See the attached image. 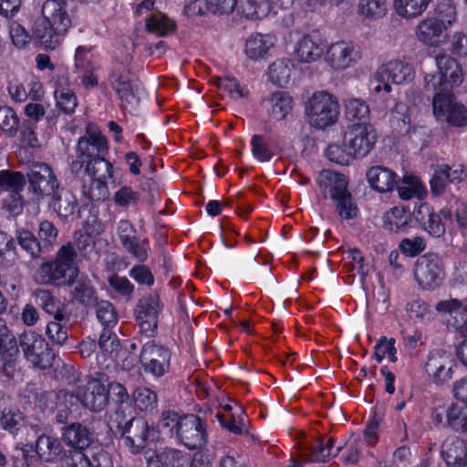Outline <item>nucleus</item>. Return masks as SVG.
I'll return each mask as SVG.
<instances>
[{
  "instance_id": "f257e3e1",
  "label": "nucleus",
  "mask_w": 467,
  "mask_h": 467,
  "mask_svg": "<svg viewBox=\"0 0 467 467\" xmlns=\"http://www.w3.org/2000/svg\"><path fill=\"white\" fill-rule=\"evenodd\" d=\"M42 16L34 25L33 35L45 49L55 50L72 25L67 0H46Z\"/></svg>"
},
{
  "instance_id": "f03ea898",
  "label": "nucleus",
  "mask_w": 467,
  "mask_h": 467,
  "mask_svg": "<svg viewBox=\"0 0 467 467\" xmlns=\"http://www.w3.org/2000/svg\"><path fill=\"white\" fill-rule=\"evenodd\" d=\"M77 256L74 246L63 245L53 261L44 263L36 273V280L41 284L55 285H72L78 275L75 265Z\"/></svg>"
},
{
  "instance_id": "7ed1b4c3",
  "label": "nucleus",
  "mask_w": 467,
  "mask_h": 467,
  "mask_svg": "<svg viewBox=\"0 0 467 467\" xmlns=\"http://www.w3.org/2000/svg\"><path fill=\"white\" fill-rule=\"evenodd\" d=\"M413 67L403 60L393 59L381 65L369 81L370 94L375 99L387 101L392 88L389 82L396 85L409 83L414 79Z\"/></svg>"
},
{
  "instance_id": "20e7f679",
  "label": "nucleus",
  "mask_w": 467,
  "mask_h": 467,
  "mask_svg": "<svg viewBox=\"0 0 467 467\" xmlns=\"http://www.w3.org/2000/svg\"><path fill=\"white\" fill-rule=\"evenodd\" d=\"M434 60L437 71L424 76V88L435 94L451 93L453 88L463 82L462 67L455 58L443 52L437 54Z\"/></svg>"
},
{
  "instance_id": "39448f33",
  "label": "nucleus",
  "mask_w": 467,
  "mask_h": 467,
  "mask_svg": "<svg viewBox=\"0 0 467 467\" xmlns=\"http://www.w3.org/2000/svg\"><path fill=\"white\" fill-rule=\"evenodd\" d=\"M305 114L310 126L325 130L337 122L340 106L337 98L327 90L311 94L305 102Z\"/></svg>"
},
{
  "instance_id": "423d86ee",
  "label": "nucleus",
  "mask_w": 467,
  "mask_h": 467,
  "mask_svg": "<svg viewBox=\"0 0 467 467\" xmlns=\"http://www.w3.org/2000/svg\"><path fill=\"white\" fill-rule=\"evenodd\" d=\"M445 266L441 257L435 253H427L414 263L413 276L418 286L425 291L439 288L445 279Z\"/></svg>"
},
{
  "instance_id": "0eeeda50",
  "label": "nucleus",
  "mask_w": 467,
  "mask_h": 467,
  "mask_svg": "<svg viewBox=\"0 0 467 467\" xmlns=\"http://www.w3.org/2000/svg\"><path fill=\"white\" fill-rule=\"evenodd\" d=\"M89 183L83 186L84 194L91 201L104 200L109 196L108 182L114 179L112 163L104 158H97L86 164Z\"/></svg>"
},
{
  "instance_id": "6e6552de",
  "label": "nucleus",
  "mask_w": 467,
  "mask_h": 467,
  "mask_svg": "<svg viewBox=\"0 0 467 467\" xmlns=\"http://www.w3.org/2000/svg\"><path fill=\"white\" fill-rule=\"evenodd\" d=\"M360 47L350 40H337L326 44L324 62L337 72L356 67L361 60Z\"/></svg>"
},
{
  "instance_id": "1a4fd4ad",
  "label": "nucleus",
  "mask_w": 467,
  "mask_h": 467,
  "mask_svg": "<svg viewBox=\"0 0 467 467\" xmlns=\"http://www.w3.org/2000/svg\"><path fill=\"white\" fill-rule=\"evenodd\" d=\"M19 346L26 359L34 367L46 369L53 365L55 355L45 338L36 332H23L19 336Z\"/></svg>"
},
{
  "instance_id": "9d476101",
  "label": "nucleus",
  "mask_w": 467,
  "mask_h": 467,
  "mask_svg": "<svg viewBox=\"0 0 467 467\" xmlns=\"http://www.w3.org/2000/svg\"><path fill=\"white\" fill-rule=\"evenodd\" d=\"M290 38H296L293 45L292 57L300 64H312L324 59L327 41L317 34H301L291 31Z\"/></svg>"
},
{
  "instance_id": "9b49d317",
  "label": "nucleus",
  "mask_w": 467,
  "mask_h": 467,
  "mask_svg": "<svg viewBox=\"0 0 467 467\" xmlns=\"http://www.w3.org/2000/svg\"><path fill=\"white\" fill-rule=\"evenodd\" d=\"M117 236L121 247L140 263L148 260L150 251V241L138 235L134 225L128 220H120L117 224Z\"/></svg>"
},
{
  "instance_id": "f8f14e48",
  "label": "nucleus",
  "mask_w": 467,
  "mask_h": 467,
  "mask_svg": "<svg viewBox=\"0 0 467 467\" xmlns=\"http://www.w3.org/2000/svg\"><path fill=\"white\" fill-rule=\"evenodd\" d=\"M171 357L166 347L150 340L142 345L139 361L145 373L159 378L169 370Z\"/></svg>"
},
{
  "instance_id": "ddd939ff",
  "label": "nucleus",
  "mask_w": 467,
  "mask_h": 467,
  "mask_svg": "<svg viewBox=\"0 0 467 467\" xmlns=\"http://www.w3.org/2000/svg\"><path fill=\"white\" fill-rule=\"evenodd\" d=\"M432 110L437 120L445 121L458 128L467 126V109L457 102L451 93L435 94Z\"/></svg>"
},
{
  "instance_id": "4468645a",
  "label": "nucleus",
  "mask_w": 467,
  "mask_h": 467,
  "mask_svg": "<svg viewBox=\"0 0 467 467\" xmlns=\"http://www.w3.org/2000/svg\"><path fill=\"white\" fill-rule=\"evenodd\" d=\"M377 140V131L369 122L351 124L344 134L345 146L349 147L357 158L367 156Z\"/></svg>"
},
{
  "instance_id": "2eb2a0df",
  "label": "nucleus",
  "mask_w": 467,
  "mask_h": 467,
  "mask_svg": "<svg viewBox=\"0 0 467 467\" xmlns=\"http://www.w3.org/2000/svg\"><path fill=\"white\" fill-rule=\"evenodd\" d=\"M455 368L456 362L451 353L435 350L428 355L424 372L428 381L441 386L452 379Z\"/></svg>"
},
{
  "instance_id": "dca6fc26",
  "label": "nucleus",
  "mask_w": 467,
  "mask_h": 467,
  "mask_svg": "<svg viewBox=\"0 0 467 467\" xmlns=\"http://www.w3.org/2000/svg\"><path fill=\"white\" fill-rule=\"evenodd\" d=\"M161 310L162 304L157 294H150L139 301L136 309V320L141 334L146 337L154 335Z\"/></svg>"
},
{
  "instance_id": "f3484780",
  "label": "nucleus",
  "mask_w": 467,
  "mask_h": 467,
  "mask_svg": "<svg viewBox=\"0 0 467 467\" xmlns=\"http://www.w3.org/2000/svg\"><path fill=\"white\" fill-rule=\"evenodd\" d=\"M27 177L33 192L38 197L55 195L58 189V182L50 166L46 163H34Z\"/></svg>"
},
{
  "instance_id": "a211bd4d",
  "label": "nucleus",
  "mask_w": 467,
  "mask_h": 467,
  "mask_svg": "<svg viewBox=\"0 0 467 467\" xmlns=\"http://www.w3.org/2000/svg\"><path fill=\"white\" fill-rule=\"evenodd\" d=\"M177 435L181 442L192 450L202 447L206 441L205 429L202 420L192 414L180 419Z\"/></svg>"
},
{
  "instance_id": "6ab92c4d",
  "label": "nucleus",
  "mask_w": 467,
  "mask_h": 467,
  "mask_svg": "<svg viewBox=\"0 0 467 467\" xmlns=\"http://www.w3.org/2000/svg\"><path fill=\"white\" fill-rule=\"evenodd\" d=\"M153 431L145 419L132 418L121 428L124 445L137 453L145 446Z\"/></svg>"
},
{
  "instance_id": "aec40b11",
  "label": "nucleus",
  "mask_w": 467,
  "mask_h": 467,
  "mask_svg": "<svg viewBox=\"0 0 467 467\" xmlns=\"http://www.w3.org/2000/svg\"><path fill=\"white\" fill-rule=\"evenodd\" d=\"M416 39L430 47H438L448 41V29L435 18L421 19L414 29Z\"/></svg>"
},
{
  "instance_id": "412c9836",
  "label": "nucleus",
  "mask_w": 467,
  "mask_h": 467,
  "mask_svg": "<svg viewBox=\"0 0 467 467\" xmlns=\"http://www.w3.org/2000/svg\"><path fill=\"white\" fill-rule=\"evenodd\" d=\"M276 42L277 38L275 35L252 33L244 42V55L251 61L265 60L272 56Z\"/></svg>"
},
{
  "instance_id": "4be33fe9",
  "label": "nucleus",
  "mask_w": 467,
  "mask_h": 467,
  "mask_svg": "<svg viewBox=\"0 0 467 467\" xmlns=\"http://www.w3.org/2000/svg\"><path fill=\"white\" fill-rule=\"evenodd\" d=\"M81 404L88 410L99 412L109 403L107 386L99 379H90L85 386L78 387Z\"/></svg>"
},
{
  "instance_id": "5701e85b",
  "label": "nucleus",
  "mask_w": 467,
  "mask_h": 467,
  "mask_svg": "<svg viewBox=\"0 0 467 467\" xmlns=\"http://www.w3.org/2000/svg\"><path fill=\"white\" fill-rule=\"evenodd\" d=\"M110 83L123 103L132 104L135 101V77L126 66L115 65L110 76Z\"/></svg>"
},
{
  "instance_id": "b1692460",
  "label": "nucleus",
  "mask_w": 467,
  "mask_h": 467,
  "mask_svg": "<svg viewBox=\"0 0 467 467\" xmlns=\"http://www.w3.org/2000/svg\"><path fill=\"white\" fill-rule=\"evenodd\" d=\"M343 449V445L336 446V440L332 437L318 441L311 450H305L300 453L301 460L294 461L290 467H299L302 463L312 462H325L336 457Z\"/></svg>"
},
{
  "instance_id": "393cba45",
  "label": "nucleus",
  "mask_w": 467,
  "mask_h": 467,
  "mask_svg": "<svg viewBox=\"0 0 467 467\" xmlns=\"http://www.w3.org/2000/svg\"><path fill=\"white\" fill-rule=\"evenodd\" d=\"M88 134L78 140L77 146L78 157L87 163L100 158L99 154L107 151L109 148L106 138L97 130L88 128Z\"/></svg>"
},
{
  "instance_id": "a878e982",
  "label": "nucleus",
  "mask_w": 467,
  "mask_h": 467,
  "mask_svg": "<svg viewBox=\"0 0 467 467\" xmlns=\"http://www.w3.org/2000/svg\"><path fill=\"white\" fill-rule=\"evenodd\" d=\"M438 312L448 314L446 323L462 337H467V313L462 310V303L458 299H449L435 305Z\"/></svg>"
},
{
  "instance_id": "bb28decb",
  "label": "nucleus",
  "mask_w": 467,
  "mask_h": 467,
  "mask_svg": "<svg viewBox=\"0 0 467 467\" xmlns=\"http://www.w3.org/2000/svg\"><path fill=\"white\" fill-rule=\"evenodd\" d=\"M441 456L450 467H466L467 442L457 436L446 438L441 445Z\"/></svg>"
},
{
  "instance_id": "cd10ccee",
  "label": "nucleus",
  "mask_w": 467,
  "mask_h": 467,
  "mask_svg": "<svg viewBox=\"0 0 467 467\" xmlns=\"http://www.w3.org/2000/svg\"><path fill=\"white\" fill-rule=\"evenodd\" d=\"M93 440L94 436L90 430L78 422L71 423L65 427L62 431L64 443L75 449L76 451H81L88 448Z\"/></svg>"
},
{
  "instance_id": "c85d7f7f",
  "label": "nucleus",
  "mask_w": 467,
  "mask_h": 467,
  "mask_svg": "<svg viewBox=\"0 0 467 467\" xmlns=\"http://www.w3.org/2000/svg\"><path fill=\"white\" fill-rule=\"evenodd\" d=\"M367 177L371 188L379 192H390L397 185V175L391 170L382 166L370 168Z\"/></svg>"
},
{
  "instance_id": "c756f323",
  "label": "nucleus",
  "mask_w": 467,
  "mask_h": 467,
  "mask_svg": "<svg viewBox=\"0 0 467 467\" xmlns=\"http://www.w3.org/2000/svg\"><path fill=\"white\" fill-rule=\"evenodd\" d=\"M36 302L47 314L53 316L56 320H66L68 315L66 312V306L59 299L55 297L50 291L36 289L34 292Z\"/></svg>"
},
{
  "instance_id": "7c9ffc66",
  "label": "nucleus",
  "mask_w": 467,
  "mask_h": 467,
  "mask_svg": "<svg viewBox=\"0 0 467 467\" xmlns=\"http://www.w3.org/2000/svg\"><path fill=\"white\" fill-rule=\"evenodd\" d=\"M317 183L324 191L328 192L331 199L348 192L346 177L330 170H324L319 173Z\"/></svg>"
},
{
  "instance_id": "2f4dec72",
  "label": "nucleus",
  "mask_w": 467,
  "mask_h": 467,
  "mask_svg": "<svg viewBox=\"0 0 467 467\" xmlns=\"http://www.w3.org/2000/svg\"><path fill=\"white\" fill-rule=\"evenodd\" d=\"M431 2L432 0H393V9L400 18L414 20L428 10Z\"/></svg>"
},
{
  "instance_id": "473e14b6",
  "label": "nucleus",
  "mask_w": 467,
  "mask_h": 467,
  "mask_svg": "<svg viewBox=\"0 0 467 467\" xmlns=\"http://www.w3.org/2000/svg\"><path fill=\"white\" fill-rule=\"evenodd\" d=\"M266 109L272 119H284L293 109V98L285 92L278 91L266 99Z\"/></svg>"
},
{
  "instance_id": "72a5a7b5",
  "label": "nucleus",
  "mask_w": 467,
  "mask_h": 467,
  "mask_svg": "<svg viewBox=\"0 0 467 467\" xmlns=\"http://www.w3.org/2000/svg\"><path fill=\"white\" fill-rule=\"evenodd\" d=\"M383 227L389 232L399 233L407 228L410 214L404 206H395L383 215Z\"/></svg>"
},
{
  "instance_id": "f704fd0d",
  "label": "nucleus",
  "mask_w": 467,
  "mask_h": 467,
  "mask_svg": "<svg viewBox=\"0 0 467 467\" xmlns=\"http://www.w3.org/2000/svg\"><path fill=\"white\" fill-rule=\"evenodd\" d=\"M293 63L287 58L275 60L268 67V77L272 83L284 88L291 82Z\"/></svg>"
},
{
  "instance_id": "c9c22d12",
  "label": "nucleus",
  "mask_w": 467,
  "mask_h": 467,
  "mask_svg": "<svg viewBox=\"0 0 467 467\" xmlns=\"http://www.w3.org/2000/svg\"><path fill=\"white\" fill-rule=\"evenodd\" d=\"M99 352L97 354L98 363L103 364L109 358H114L120 350L118 337L109 329H104L99 340Z\"/></svg>"
},
{
  "instance_id": "e433bc0d",
  "label": "nucleus",
  "mask_w": 467,
  "mask_h": 467,
  "mask_svg": "<svg viewBox=\"0 0 467 467\" xmlns=\"http://www.w3.org/2000/svg\"><path fill=\"white\" fill-rule=\"evenodd\" d=\"M398 192L402 200L417 198L421 200L427 195V190L421 181L413 174L404 175L400 184L398 186Z\"/></svg>"
},
{
  "instance_id": "4c0bfd02",
  "label": "nucleus",
  "mask_w": 467,
  "mask_h": 467,
  "mask_svg": "<svg viewBox=\"0 0 467 467\" xmlns=\"http://www.w3.org/2000/svg\"><path fill=\"white\" fill-rule=\"evenodd\" d=\"M19 352L16 337L7 327L5 321L0 317V359L11 361Z\"/></svg>"
},
{
  "instance_id": "58836bf2",
  "label": "nucleus",
  "mask_w": 467,
  "mask_h": 467,
  "mask_svg": "<svg viewBox=\"0 0 467 467\" xmlns=\"http://www.w3.org/2000/svg\"><path fill=\"white\" fill-rule=\"evenodd\" d=\"M344 108L346 119L352 124L368 122L370 109L365 100L349 98L345 100Z\"/></svg>"
},
{
  "instance_id": "ea45409f",
  "label": "nucleus",
  "mask_w": 467,
  "mask_h": 467,
  "mask_svg": "<svg viewBox=\"0 0 467 467\" xmlns=\"http://www.w3.org/2000/svg\"><path fill=\"white\" fill-rule=\"evenodd\" d=\"M62 451V447L57 439L47 435L38 437L36 444V451L39 458L45 462L56 460Z\"/></svg>"
},
{
  "instance_id": "a19ab883",
  "label": "nucleus",
  "mask_w": 467,
  "mask_h": 467,
  "mask_svg": "<svg viewBox=\"0 0 467 467\" xmlns=\"http://www.w3.org/2000/svg\"><path fill=\"white\" fill-rule=\"evenodd\" d=\"M332 201L341 220L350 221L359 215V209L349 192L332 199Z\"/></svg>"
},
{
  "instance_id": "79ce46f5",
  "label": "nucleus",
  "mask_w": 467,
  "mask_h": 467,
  "mask_svg": "<svg viewBox=\"0 0 467 467\" xmlns=\"http://www.w3.org/2000/svg\"><path fill=\"white\" fill-rule=\"evenodd\" d=\"M240 9L246 18L259 20L268 16L271 5L269 0H244Z\"/></svg>"
},
{
  "instance_id": "37998d69",
  "label": "nucleus",
  "mask_w": 467,
  "mask_h": 467,
  "mask_svg": "<svg viewBox=\"0 0 467 467\" xmlns=\"http://www.w3.org/2000/svg\"><path fill=\"white\" fill-rule=\"evenodd\" d=\"M387 10V0H359L358 4V13L368 20L384 16Z\"/></svg>"
},
{
  "instance_id": "c03bdc74",
  "label": "nucleus",
  "mask_w": 467,
  "mask_h": 467,
  "mask_svg": "<svg viewBox=\"0 0 467 467\" xmlns=\"http://www.w3.org/2000/svg\"><path fill=\"white\" fill-rule=\"evenodd\" d=\"M446 425L457 431L467 432V405L451 404L446 409Z\"/></svg>"
},
{
  "instance_id": "a18cd8bd",
  "label": "nucleus",
  "mask_w": 467,
  "mask_h": 467,
  "mask_svg": "<svg viewBox=\"0 0 467 467\" xmlns=\"http://www.w3.org/2000/svg\"><path fill=\"white\" fill-rule=\"evenodd\" d=\"M57 107L66 114H72L77 106L78 99L69 87L58 84L55 90Z\"/></svg>"
},
{
  "instance_id": "49530a36",
  "label": "nucleus",
  "mask_w": 467,
  "mask_h": 467,
  "mask_svg": "<svg viewBox=\"0 0 467 467\" xmlns=\"http://www.w3.org/2000/svg\"><path fill=\"white\" fill-rule=\"evenodd\" d=\"M132 400L140 411H152L158 406L157 394L146 387L137 388L132 394Z\"/></svg>"
},
{
  "instance_id": "de8ad7c7",
  "label": "nucleus",
  "mask_w": 467,
  "mask_h": 467,
  "mask_svg": "<svg viewBox=\"0 0 467 467\" xmlns=\"http://www.w3.org/2000/svg\"><path fill=\"white\" fill-rule=\"evenodd\" d=\"M57 406L64 407L65 409H60L57 412V420L61 423L65 422L67 419L68 411L76 407L78 402L81 403V396L79 395V388L77 390V393L70 392L68 390H60L57 394Z\"/></svg>"
},
{
  "instance_id": "09e8293b",
  "label": "nucleus",
  "mask_w": 467,
  "mask_h": 467,
  "mask_svg": "<svg viewBox=\"0 0 467 467\" xmlns=\"http://www.w3.org/2000/svg\"><path fill=\"white\" fill-rule=\"evenodd\" d=\"M430 16L435 18L439 23H442L449 29L456 20V8L450 0H442L436 5L432 15Z\"/></svg>"
},
{
  "instance_id": "8fccbe9b",
  "label": "nucleus",
  "mask_w": 467,
  "mask_h": 467,
  "mask_svg": "<svg viewBox=\"0 0 467 467\" xmlns=\"http://www.w3.org/2000/svg\"><path fill=\"white\" fill-rule=\"evenodd\" d=\"M25 185V178L20 172L7 170L0 171V192L10 193L21 192Z\"/></svg>"
},
{
  "instance_id": "3c124183",
  "label": "nucleus",
  "mask_w": 467,
  "mask_h": 467,
  "mask_svg": "<svg viewBox=\"0 0 467 467\" xmlns=\"http://www.w3.org/2000/svg\"><path fill=\"white\" fill-rule=\"evenodd\" d=\"M395 344V338L381 337L374 347V356L376 360L378 362H381L385 358H389V361L393 363L396 362L398 358Z\"/></svg>"
},
{
  "instance_id": "603ef678",
  "label": "nucleus",
  "mask_w": 467,
  "mask_h": 467,
  "mask_svg": "<svg viewBox=\"0 0 467 467\" xmlns=\"http://www.w3.org/2000/svg\"><path fill=\"white\" fill-rule=\"evenodd\" d=\"M147 30L157 36H164L174 29V23L161 13L152 14L146 23Z\"/></svg>"
},
{
  "instance_id": "864d4df0",
  "label": "nucleus",
  "mask_w": 467,
  "mask_h": 467,
  "mask_svg": "<svg viewBox=\"0 0 467 467\" xmlns=\"http://www.w3.org/2000/svg\"><path fill=\"white\" fill-rule=\"evenodd\" d=\"M327 156L331 161L340 165H348L357 158L353 150L349 147L345 146L344 140L343 145L337 143L328 145Z\"/></svg>"
},
{
  "instance_id": "5fc2aeb1",
  "label": "nucleus",
  "mask_w": 467,
  "mask_h": 467,
  "mask_svg": "<svg viewBox=\"0 0 467 467\" xmlns=\"http://www.w3.org/2000/svg\"><path fill=\"white\" fill-rule=\"evenodd\" d=\"M406 311L410 318L416 322H424L431 319L430 306L421 299H414L408 302Z\"/></svg>"
},
{
  "instance_id": "6e6d98bb",
  "label": "nucleus",
  "mask_w": 467,
  "mask_h": 467,
  "mask_svg": "<svg viewBox=\"0 0 467 467\" xmlns=\"http://www.w3.org/2000/svg\"><path fill=\"white\" fill-rule=\"evenodd\" d=\"M72 296L82 304L90 305L95 302L94 290L88 278L81 277L77 280Z\"/></svg>"
},
{
  "instance_id": "4d7b16f0",
  "label": "nucleus",
  "mask_w": 467,
  "mask_h": 467,
  "mask_svg": "<svg viewBox=\"0 0 467 467\" xmlns=\"http://www.w3.org/2000/svg\"><path fill=\"white\" fill-rule=\"evenodd\" d=\"M97 317L102 326H104V329L114 327L118 321L115 307L109 301H100L98 303Z\"/></svg>"
},
{
  "instance_id": "13d9d810",
  "label": "nucleus",
  "mask_w": 467,
  "mask_h": 467,
  "mask_svg": "<svg viewBox=\"0 0 467 467\" xmlns=\"http://www.w3.org/2000/svg\"><path fill=\"white\" fill-rule=\"evenodd\" d=\"M18 118L9 107H0V128L8 136H15L18 128Z\"/></svg>"
},
{
  "instance_id": "bf43d9fd",
  "label": "nucleus",
  "mask_w": 467,
  "mask_h": 467,
  "mask_svg": "<svg viewBox=\"0 0 467 467\" xmlns=\"http://www.w3.org/2000/svg\"><path fill=\"white\" fill-rule=\"evenodd\" d=\"M16 239L19 245L33 257L40 253V244L36 236L28 230L18 229L16 231Z\"/></svg>"
},
{
  "instance_id": "052dcab7",
  "label": "nucleus",
  "mask_w": 467,
  "mask_h": 467,
  "mask_svg": "<svg viewBox=\"0 0 467 467\" xmlns=\"http://www.w3.org/2000/svg\"><path fill=\"white\" fill-rule=\"evenodd\" d=\"M363 446V440L360 437L352 436L344 444L345 452L343 455V462L345 464H355L358 462L360 451Z\"/></svg>"
},
{
  "instance_id": "680f3d73",
  "label": "nucleus",
  "mask_w": 467,
  "mask_h": 467,
  "mask_svg": "<svg viewBox=\"0 0 467 467\" xmlns=\"http://www.w3.org/2000/svg\"><path fill=\"white\" fill-rule=\"evenodd\" d=\"M399 248L404 255L414 257L425 250L426 243L424 238L420 236L404 238L400 241Z\"/></svg>"
},
{
  "instance_id": "e2e57ef3",
  "label": "nucleus",
  "mask_w": 467,
  "mask_h": 467,
  "mask_svg": "<svg viewBox=\"0 0 467 467\" xmlns=\"http://www.w3.org/2000/svg\"><path fill=\"white\" fill-rule=\"evenodd\" d=\"M440 213L445 220L448 221H452L454 216L456 223L460 229L467 228V203L457 202L454 212L449 208H443L441 210Z\"/></svg>"
},
{
  "instance_id": "0e129e2a",
  "label": "nucleus",
  "mask_w": 467,
  "mask_h": 467,
  "mask_svg": "<svg viewBox=\"0 0 467 467\" xmlns=\"http://www.w3.org/2000/svg\"><path fill=\"white\" fill-rule=\"evenodd\" d=\"M140 199V193L130 186L120 187L113 196L114 202L120 207L135 205Z\"/></svg>"
},
{
  "instance_id": "69168bd1",
  "label": "nucleus",
  "mask_w": 467,
  "mask_h": 467,
  "mask_svg": "<svg viewBox=\"0 0 467 467\" xmlns=\"http://www.w3.org/2000/svg\"><path fill=\"white\" fill-rule=\"evenodd\" d=\"M23 422L24 416L18 410H5L0 419V423L3 429L11 433L16 432L22 426Z\"/></svg>"
},
{
  "instance_id": "338daca9",
  "label": "nucleus",
  "mask_w": 467,
  "mask_h": 467,
  "mask_svg": "<svg viewBox=\"0 0 467 467\" xmlns=\"http://www.w3.org/2000/svg\"><path fill=\"white\" fill-rule=\"evenodd\" d=\"M252 154L259 161H269L274 153L264 139L259 135H254L251 140Z\"/></svg>"
},
{
  "instance_id": "774afa93",
  "label": "nucleus",
  "mask_w": 467,
  "mask_h": 467,
  "mask_svg": "<svg viewBox=\"0 0 467 467\" xmlns=\"http://www.w3.org/2000/svg\"><path fill=\"white\" fill-rule=\"evenodd\" d=\"M9 36L13 45L19 48H25L28 46L30 36L28 32L16 22H12L9 26Z\"/></svg>"
}]
</instances>
